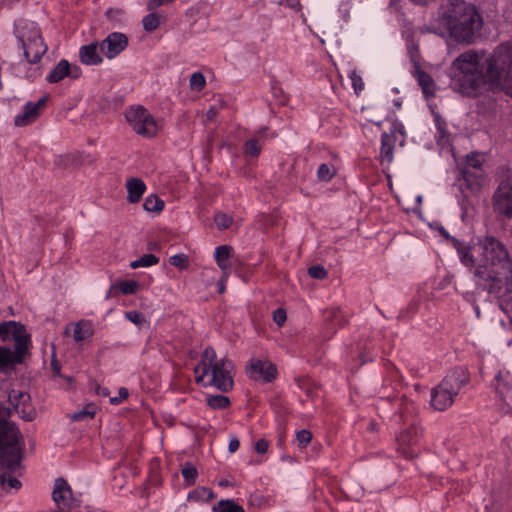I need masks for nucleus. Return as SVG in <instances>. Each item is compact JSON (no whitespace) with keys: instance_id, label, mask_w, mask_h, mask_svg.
<instances>
[{"instance_id":"obj_1","label":"nucleus","mask_w":512,"mask_h":512,"mask_svg":"<svg viewBox=\"0 0 512 512\" xmlns=\"http://www.w3.org/2000/svg\"><path fill=\"white\" fill-rule=\"evenodd\" d=\"M453 245L478 289L497 299L512 297V256L501 240L486 234L478 236L472 245L457 239Z\"/></svg>"},{"instance_id":"obj_2","label":"nucleus","mask_w":512,"mask_h":512,"mask_svg":"<svg viewBox=\"0 0 512 512\" xmlns=\"http://www.w3.org/2000/svg\"><path fill=\"white\" fill-rule=\"evenodd\" d=\"M451 68V85L463 95L476 96L482 86L489 84L512 96V42L500 44L489 57L483 51H465Z\"/></svg>"},{"instance_id":"obj_3","label":"nucleus","mask_w":512,"mask_h":512,"mask_svg":"<svg viewBox=\"0 0 512 512\" xmlns=\"http://www.w3.org/2000/svg\"><path fill=\"white\" fill-rule=\"evenodd\" d=\"M441 20L458 43H473L483 26V19L475 6L463 0H449Z\"/></svg>"},{"instance_id":"obj_4","label":"nucleus","mask_w":512,"mask_h":512,"mask_svg":"<svg viewBox=\"0 0 512 512\" xmlns=\"http://www.w3.org/2000/svg\"><path fill=\"white\" fill-rule=\"evenodd\" d=\"M196 382L204 386H213L222 392H228L234 385V364L227 358L217 359L215 350L207 347L201 362L194 369Z\"/></svg>"},{"instance_id":"obj_5","label":"nucleus","mask_w":512,"mask_h":512,"mask_svg":"<svg viewBox=\"0 0 512 512\" xmlns=\"http://www.w3.org/2000/svg\"><path fill=\"white\" fill-rule=\"evenodd\" d=\"M9 408L0 405V469L15 472L22 459L21 432L12 422Z\"/></svg>"},{"instance_id":"obj_6","label":"nucleus","mask_w":512,"mask_h":512,"mask_svg":"<svg viewBox=\"0 0 512 512\" xmlns=\"http://www.w3.org/2000/svg\"><path fill=\"white\" fill-rule=\"evenodd\" d=\"M469 381V373L464 367L452 369L442 381L431 390V406L436 411H445L455 401L461 388Z\"/></svg>"},{"instance_id":"obj_7","label":"nucleus","mask_w":512,"mask_h":512,"mask_svg":"<svg viewBox=\"0 0 512 512\" xmlns=\"http://www.w3.org/2000/svg\"><path fill=\"white\" fill-rule=\"evenodd\" d=\"M17 40L24 50V56L29 63H38L47 51L40 31L34 25L23 27L18 31Z\"/></svg>"},{"instance_id":"obj_8","label":"nucleus","mask_w":512,"mask_h":512,"mask_svg":"<svg viewBox=\"0 0 512 512\" xmlns=\"http://www.w3.org/2000/svg\"><path fill=\"white\" fill-rule=\"evenodd\" d=\"M125 117L138 135L150 138L158 132V125L155 119L143 106L128 108L125 112Z\"/></svg>"},{"instance_id":"obj_9","label":"nucleus","mask_w":512,"mask_h":512,"mask_svg":"<svg viewBox=\"0 0 512 512\" xmlns=\"http://www.w3.org/2000/svg\"><path fill=\"white\" fill-rule=\"evenodd\" d=\"M495 213L508 219L512 218V175L503 178L492 198Z\"/></svg>"},{"instance_id":"obj_10","label":"nucleus","mask_w":512,"mask_h":512,"mask_svg":"<svg viewBox=\"0 0 512 512\" xmlns=\"http://www.w3.org/2000/svg\"><path fill=\"white\" fill-rule=\"evenodd\" d=\"M52 499L61 511H74L79 507V500L73 496L72 489L64 478H57L54 483Z\"/></svg>"},{"instance_id":"obj_11","label":"nucleus","mask_w":512,"mask_h":512,"mask_svg":"<svg viewBox=\"0 0 512 512\" xmlns=\"http://www.w3.org/2000/svg\"><path fill=\"white\" fill-rule=\"evenodd\" d=\"M0 341L3 343L14 342V348L19 344H25V354H28L31 343L30 335L23 324L15 321L0 323Z\"/></svg>"},{"instance_id":"obj_12","label":"nucleus","mask_w":512,"mask_h":512,"mask_svg":"<svg viewBox=\"0 0 512 512\" xmlns=\"http://www.w3.org/2000/svg\"><path fill=\"white\" fill-rule=\"evenodd\" d=\"M8 400L17 414L25 421H32L36 418L37 412L28 393L13 389L8 394Z\"/></svg>"},{"instance_id":"obj_13","label":"nucleus","mask_w":512,"mask_h":512,"mask_svg":"<svg viewBox=\"0 0 512 512\" xmlns=\"http://www.w3.org/2000/svg\"><path fill=\"white\" fill-rule=\"evenodd\" d=\"M19 344L12 351L9 347L0 346V372H8L16 365L24 363L25 344L18 341Z\"/></svg>"},{"instance_id":"obj_14","label":"nucleus","mask_w":512,"mask_h":512,"mask_svg":"<svg viewBox=\"0 0 512 512\" xmlns=\"http://www.w3.org/2000/svg\"><path fill=\"white\" fill-rule=\"evenodd\" d=\"M128 46V37L120 32L110 33L101 43L100 51L108 59L118 56Z\"/></svg>"},{"instance_id":"obj_15","label":"nucleus","mask_w":512,"mask_h":512,"mask_svg":"<svg viewBox=\"0 0 512 512\" xmlns=\"http://www.w3.org/2000/svg\"><path fill=\"white\" fill-rule=\"evenodd\" d=\"M47 101L48 96L44 95L36 103L27 102L24 106L23 112L15 116V126L24 127L35 122L36 119L40 116L41 110L45 107Z\"/></svg>"},{"instance_id":"obj_16","label":"nucleus","mask_w":512,"mask_h":512,"mask_svg":"<svg viewBox=\"0 0 512 512\" xmlns=\"http://www.w3.org/2000/svg\"><path fill=\"white\" fill-rule=\"evenodd\" d=\"M247 373L254 380L268 383L275 379L277 369L270 361L252 359Z\"/></svg>"},{"instance_id":"obj_17","label":"nucleus","mask_w":512,"mask_h":512,"mask_svg":"<svg viewBox=\"0 0 512 512\" xmlns=\"http://www.w3.org/2000/svg\"><path fill=\"white\" fill-rule=\"evenodd\" d=\"M462 180L463 183H461V187H465L470 192L476 193L480 191L485 182V174L483 170L463 169Z\"/></svg>"},{"instance_id":"obj_18","label":"nucleus","mask_w":512,"mask_h":512,"mask_svg":"<svg viewBox=\"0 0 512 512\" xmlns=\"http://www.w3.org/2000/svg\"><path fill=\"white\" fill-rule=\"evenodd\" d=\"M495 390L507 405L512 404V381L509 372H499L495 377Z\"/></svg>"},{"instance_id":"obj_19","label":"nucleus","mask_w":512,"mask_h":512,"mask_svg":"<svg viewBox=\"0 0 512 512\" xmlns=\"http://www.w3.org/2000/svg\"><path fill=\"white\" fill-rule=\"evenodd\" d=\"M101 53L100 44L98 42H92L80 48L79 58L84 65L95 66L101 64L103 61Z\"/></svg>"},{"instance_id":"obj_20","label":"nucleus","mask_w":512,"mask_h":512,"mask_svg":"<svg viewBox=\"0 0 512 512\" xmlns=\"http://www.w3.org/2000/svg\"><path fill=\"white\" fill-rule=\"evenodd\" d=\"M413 76L416 78L426 98L435 95L436 85L434 80L418 64H415Z\"/></svg>"},{"instance_id":"obj_21","label":"nucleus","mask_w":512,"mask_h":512,"mask_svg":"<svg viewBox=\"0 0 512 512\" xmlns=\"http://www.w3.org/2000/svg\"><path fill=\"white\" fill-rule=\"evenodd\" d=\"M126 189L128 192L127 200L130 203H137L142 198L146 185L143 180L139 178H130L126 182Z\"/></svg>"},{"instance_id":"obj_22","label":"nucleus","mask_w":512,"mask_h":512,"mask_svg":"<svg viewBox=\"0 0 512 512\" xmlns=\"http://www.w3.org/2000/svg\"><path fill=\"white\" fill-rule=\"evenodd\" d=\"M420 436L421 429L413 421L407 429L399 434L397 442L400 447L412 446L418 442Z\"/></svg>"},{"instance_id":"obj_23","label":"nucleus","mask_w":512,"mask_h":512,"mask_svg":"<svg viewBox=\"0 0 512 512\" xmlns=\"http://www.w3.org/2000/svg\"><path fill=\"white\" fill-rule=\"evenodd\" d=\"M93 334L94 330L90 321L82 320L73 326V339L77 343L90 339Z\"/></svg>"},{"instance_id":"obj_24","label":"nucleus","mask_w":512,"mask_h":512,"mask_svg":"<svg viewBox=\"0 0 512 512\" xmlns=\"http://www.w3.org/2000/svg\"><path fill=\"white\" fill-rule=\"evenodd\" d=\"M70 73V63L63 59L61 60L53 70L47 75L46 80L49 83H57L68 76Z\"/></svg>"},{"instance_id":"obj_25","label":"nucleus","mask_w":512,"mask_h":512,"mask_svg":"<svg viewBox=\"0 0 512 512\" xmlns=\"http://www.w3.org/2000/svg\"><path fill=\"white\" fill-rule=\"evenodd\" d=\"M232 252L233 248L229 245L218 246L215 250V260L219 268L224 273H227V270L230 267L228 260L231 257Z\"/></svg>"},{"instance_id":"obj_26","label":"nucleus","mask_w":512,"mask_h":512,"mask_svg":"<svg viewBox=\"0 0 512 512\" xmlns=\"http://www.w3.org/2000/svg\"><path fill=\"white\" fill-rule=\"evenodd\" d=\"M393 138L387 133H383L381 136V157L387 162H391L393 159Z\"/></svg>"},{"instance_id":"obj_27","label":"nucleus","mask_w":512,"mask_h":512,"mask_svg":"<svg viewBox=\"0 0 512 512\" xmlns=\"http://www.w3.org/2000/svg\"><path fill=\"white\" fill-rule=\"evenodd\" d=\"M214 512H244V508L237 504L234 500L226 499L220 500L216 506L213 507Z\"/></svg>"},{"instance_id":"obj_28","label":"nucleus","mask_w":512,"mask_h":512,"mask_svg":"<svg viewBox=\"0 0 512 512\" xmlns=\"http://www.w3.org/2000/svg\"><path fill=\"white\" fill-rule=\"evenodd\" d=\"M207 405L212 409H225L230 405V400L224 395H208L206 397Z\"/></svg>"},{"instance_id":"obj_29","label":"nucleus","mask_w":512,"mask_h":512,"mask_svg":"<svg viewBox=\"0 0 512 512\" xmlns=\"http://www.w3.org/2000/svg\"><path fill=\"white\" fill-rule=\"evenodd\" d=\"M143 207L149 212H160L164 208V201L156 195H150L145 199Z\"/></svg>"},{"instance_id":"obj_30","label":"nucleus","mask_w":512,"mask_h":512,"mask_svg":"<svg viewBox=\"0 0 512 512\" xmlns=\"http://www.w3.org/2000/svg\"><path fill=\"white\" fill-rule=\"evenodd\" d=\"M159 259L153 254H145L141 256L139 259L132 261L130 267L132 269H137L140 267H150L157 264Z\"/></svg>"},{"instance_id":"obj_31","label":"nucleus","mask_w":512,"mask_h":512,"mask_svg":"<svg viewBox=\"0 0 512 512\" xmlns=\"http://www.w3.org/2000/svg\"><path fill=\"white\" fill-rule=\"evenodd\" d=\"M336 175V169L333 165L323 163L317 170V177L320 181H330Z\"/></svg>"},{"instance_id":"obj_32","label":"nucleus","mask_w":512,"mask_h":512,"mask_svg":"<svg viewBox=\"0 0 512 512\" xmlns=\"http://www.w3.org/2000/svg\"><path fill=\"white\" fill-rule=\"evenodd\" d=\"M181 474L187 485H192L195 483L198 471L192 463L186 462L182 467Z\"/></svg>"},{"instance_id":"obj_33","label":"nucleus","mask_w":512,"mask_h":512,"mask_svg":"<svg viewBox=\"0 0 512 512\" xmlns=\"http://www.w3.org/2000/svg\"><path fill=\"white\" fill-rule=\"evenodd\" d=\"M483 157L478 153H470L466 157V165L463 169L482 170Z\"/></svg>"},{"instance_id":"obj_34","label":"nucleus","mask_w":512,"mask_h":512,"mask_svg":"<svg viewBox=\"0 0 512 512\" xmlns=\"http://www.w3.org/2000/svg\"><path fill=\"white\" fill-rule=\"evenodd\" d=\"M261 152V145L257 139H250L244 144V154L250 157H257Z\"/></svg>"},{"instance_id":"obj_35","label":"nucleus","mask_w":512,"mask_h":512,"mask_svg":"<svg viewBox=\"0 0 512 512\" xmlns=\"http://www.w3.org/2000/svg\"><path fill=\"white\" fill-rule=\"evenodd\" d=\"M95 415V409L93 405H87L84 409L75 412L71 415L72 421H84L86 419H92Z\"/></svg>"},{"instance_id":"obj_36","label":"nucleus","mask_w":512,"mask_h":512,"mask_svg":"<svg viewBox=\"0 0 512 512\" xmlns=\"http://www.w3.org/2000/svg\"><path fill=\"white\" fill-rule=\"evenodd\" d=\"M142 23L146 31L152 32L156 30L160 24L159 16L155 13H150L143 18Z\"/></svg>"},{"instance_id":"obj_37","label":"nucleus","mask_w":512,"mask_h":512,"mask_svg":"<svg viewBox=\"0 0 512 512\" xmlns=\"http://www.w3.org/2000/svg\"><path fill=\"white\" fill-rule=\"evenodd\" d=\"M116 287L122 294L129 295L137 291L139 284L133 280H126L119 282Z\"/></svg>"},{"instance_id":"obj_38","label":"nucleus","mask_w":512,"mask_h":512,"mask_svg":"<svg viewBox=\"0 0 512 512\" xmlns=\"http://www.w3.org/2000/svg\"><path fill=\"white\" fill-rule=\"evenodd\" d=\"M214 221L219 229L224 230L232 225L233 218L226 213L218 212L214 216Z\"/></svg>"},{"instance_id":"obj_39","label":"nucleus","mask_w":512,"mask_h":512,"mask_svg":"<svg viewBox=\"0 0 512 512\" xmlns=\"http://www.w3.org/2000/svg\"><path fill=\"white\" fill-rule=\"evenodd\" d=\"M206 84L205 77L201 72H195L190 77V88L195 91H201Z\"/></svg>"},{"instance_id":"obj_40","label":"nucleus","mask_w":512,"mask_h":512,"mask_svg":"<svg viewBox=\"0 0 512 512\" xmlns=\"http://www.w3.org/2000/svg\"><path fill=\"white\" fill-rule=\"evenodd\" d=\"M0 486L7 490V488L18 490L21 488V482L16 478H6V474H0Z\"/></svg>"},{"instance_id":"obj_41","label":"nucleus","mask_w":512,"mask_h":512,"mask_svg":"<svg viewBox=\"0 0 512 512\" xmlns=\"http://www.w3.org/2000/svg\"><path fill=\"white\" fill-rule=\"evenodd\" d=\"M349 79L351 80L352 87L356 95H359L365 87L364 81L360 75L356 73V71H351L349 74Z\"/></svg>"},{"instance_id":"obj_42","label":"nucleus","mask_w":512,"mask_h":512,"mask_svg":"<svg viewBox=\"0 0 512 512\" xmlns=\"http://www.w3.org/2000/svg\"><path fill=\"white\" fill-rule=\"evenodd\" d=\"M169 263L172 266L178 267L180 269H183L188 264V257L185 254H176L170 257Z\"/></svg>"},{"instance_id":"obj_43","label":"nucleus","mask_w":512,"mask_h":512,"mask_svg":"<svg viewBox=\"0 0 512 512\" xmlns=\"http://www.w3.org/2000/svg\"><path fill=\"white\" fill-rule=\"evenodd\" d=\"M308 274L315 279H324L327 276V271L322 265H314L308 269Z\"/></svg>"},{"instance_id":"obj_44","label":"nucleus","mask_w":512,"mask_h":512,"mask_svg":"<svg viewBox=\"0 0 512 512\" xmlns=\"http://www.w3.org/2000/svg\"><path fill=\"white\" fill-rule=\"evenodd\" d=\"M125 317L127 320L134 323L135 325H142L145 322L144 316L136 310L127 311L125 313Z\"/></svg>"},{"instance_id":"obj_45","label":"nucleus","mask_w":512,"mask_h":512,"mask_svg":"<svg viewBox=\"0 0 512 512\" xmlns=\"http://www.w3.org/2000/svg\"><path fill=\"white\" fill-rule=\"evenodd\" d=\"M416 412V407L413 402L406 401L405 407L400 411L401 418L404 421H408L409 416H412Z\"/></svg>"},{"instance_id":"obj_46","label":"nucleus","mask_w":512,"mask_h":512,"mask_svg":"<svg viewBox=\"0 0 512 512\" xmlns=\"http://www.w3.org/2000/svg\"><path fill=\"white\" fill-rule=\"evenodd\" d=\"M296 437L299 442V445L306 446L311 441L312 434L310 431L303 429L297 432Z\"/></svg>"},{"instance_id":"obj_47","label":"nucleus","mask_w":512,"mask_h":512,"mask_svg":"<svg viewBox=\"0 0 512 512\" xmlns=\"http://www.w3.org/2000/svg\"><path fill=\"white\" fill-rule=\"evenodd\" d=\"M286 319L287 315L284 309L278 308L273 312V320L277 325L282 326L285 323Z\"/></svg>"},{"instance_id":"obj_48","label":"nucleus","mask_w":512,"mask_h":512,"mask_svg":"<svg viewBox=\"0 0 512 512\" xmlns=\"http://www.w3.org/2000/svg\"><path fill=\"white\" fill-rule=\"evenodd\" d=\"M128 395H129L128 390L126 388L122 387V388L119 389V392H118L117 396L110 398V402L113 405H118L124 399H126L128 397Z\"/></svg>"},{"instance_id":"obj_49","label":"nucleus","mask_w":512,"mask_h":512,"mask_svg":"<svg viewBox=\"0 0 512 512\" xmlns=\"http://www.w3.org/2000/svg\"><path fill=\"white\" fill-rule=\"evenodd\" d=\"M269 447L268 441L265 439H260L255 443V451L259 454H264L267 452Z\"/></svg>"},{"instance_id":"obj_50","label":"nucleus","mask_w":512,"mask_h":512,"mask_svg":"<svg viewBox=\"0 0 512 512\" xmlns=\"http://www.w3.org/2000/svg\"><path fill=\"white\" fill-rule=\"evenodd\" d=\"M173 1L174 0H149L147 6L149 10H153L162 6L165 3H171Z\"/></svg>"},{"instance_id":"obj_51","label":"nucleus","mask_w":512,"mask_h":512,"mask_svg":"<svg viewBox=\"0 0 512 512\" xmlns=\"http://www.w3.org/2000/svg\"><path fill=\"white\" fill-rule=\"evenodd\" d=\"M219 113V108L211 106L205 114L207 121H214Z\"/></svg>"},{"instance_id":"obj_52","label":"nucleus","mask_w":512,"mask_h":512,"mask_svg":"<svg viewBox=\"0 0 512 512\" xmlns=\"http://www.w3.org/2000/svg\"><path fill=\"white\" fill-rule=\"evenodd\" d=\"M240 442L236 437H233L229 441L228 449L231 453L236 452L239 449Z\"/></svg>"},{"instance_id":"obj_53","label":"nucleus","mask_w":512,"mask_h":512,"mask_svg":"<svg viewBox=\"0 0 512 512\" xmlns=\"http://www.w3.org/2000/svg\"><path fill=\"white\" fill-rule=\"evenodd\" d=\"M81 75V69L78 66H71L70 65V73L68 74V77H71L73 79H77Z\"/></svg>"},{"instance_id":"obj_54","label":"nucleus","mask_w":512,"mask_h":512,"mask_svg":"<svg viewBox=\"0 0 512 512\" xmlns=\"http://www.w3.org/2000/svg\"><path fill=\"white\" fill-rule=\"evenodd\" d=\"M227 278V273H224L223 278L218 282V291L219 293H223L225 291V280Z\"/></svg>"},{"instance_id":"obj_55","label":"nucleus","mask_w":512,"mask_h":512,"mask_svg":"<svg viewBox=\"0 0 512 512\" xmlns=\"http://www.w3.org/2000/svg\"><path fill=\"white\" fill-rule=\"evenodd\" d=\"M202 491H203L204 495L207 496L208 499H211L214 497L213 491L211 489L203 487Z\"/></svg>"},{"instance_id":"obj_56","label":"nucleus","mask_w":512,"mask_h":512,"mask_svg":"<svg viewBox=\"0 0 512 512\" xmlns=\"http://www.w3.org/2000/svg\"><path fill=\"white\" fill-rule=\"evenodd\" d=\"M437 128H438V131L440 133V137L443 138L444 135H445V129H444L442 123H440V121H437Z\"/></svg>"},{"instance_id":"obj_57","label":"nucleus","mask_w":512,"mask_h":512,"mask_svg":"<svg viewBox=\"0 0 512 512\" xmlns=\"http://www.w3.org/2000/svg\"><path fill=\"white\" fill-rule=\"evenodd\" d=\"M288 4L295 9L300 6L299 0H288Z\"/></svg>"},{"instance_id":"obj_58","label":"nucleus","mask_w":512,"mask_h":512,"mask_svg":"<svg viewBox=\"0 0 512 512\" xmlns=\"http://www.w3.org/2000/svg\"><path fill=\"white\" fill-rule=\"evenodd\" d=\"M97 393L99 395H102V396H108L109 395V391L107 388H98L97 389Z\"/></svg>"},{"instance_id":"obj_59","label":"nucleus","mask_w":512,"mask_h":512,"mask_svg":"<svg viewBox=\"0 0 512 512\" xmlns=\"http://www.w3.org/2000/svg\"><path fill=\"white\" fill-rule=\"evenodd\" d=\"M51 365H52L54 373L58 374L59 373V367L57 366V364L54 361H52Z\"/></svg>"},{"instance_id":"obj_60","label":"nucleus","mask_w":512,"mask_h":512,"mask_svg":"<svg viewBox=\"0 0 512 512\" xmlns=\"http://www.w3.org/2000/svg\"><path fill=\"white\" fill-rule=\"evenodd\" d=\"M329 313H330V316H329V317H336V315L339 313V311H338V310H334V309H333V310H331Z\"/></svg>"},{"instance_id":"obj_61","label":"nucleus","mask_w":512,"mask_h":512,"mask_svg":"<svg viewBox=\"0 0 512 512\" xmlns=\"http://www.w3.org/2000/svg\"><path fill=\"white\" fill-rule=\"evenodd\" d=\"M375 428H376L375 423H374V422H371V423H370V425H369V429H370V430H372V431H374V430H375Z\"/></svg>"},{"instance_id":"obj_62","label":"nucleus","mask_w":512,"mask_h":512,"mask_svg":"<svg viewBox=\"0 0 512 512\" xmlns=\"http://www.w3.org/2000/svg\"><path fill=\"white\" fill-rule=\"evenodd\" d=\"M3 1L8 4H14V3L18 2L19 0H3Z\"/></svg>"},{"instance_id":"obj_63","label":"nucleus","mask_w":512,"mask_h":512,"mask_svg":"<svg viewBox=\"0 0 512 512\" xmlns=\"http://www.w3.org/2000/svg\"><path fill=\"white\" fill-rule=\"evenodd\" d=\"M446 282H450V280H449L448 278H445V279L440 283V285H441V287H442V288L445 286V283H446Z\"/></svg>"}]
</instances>
